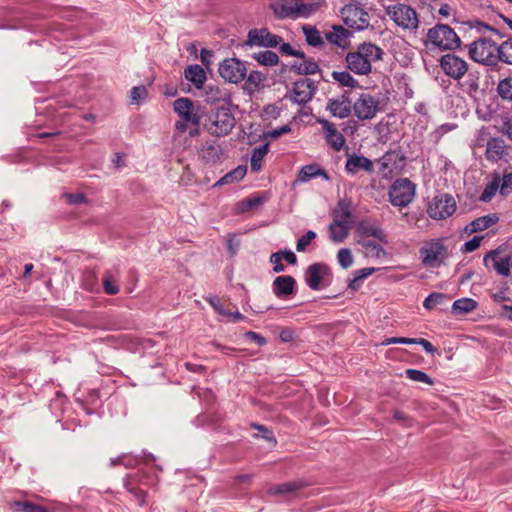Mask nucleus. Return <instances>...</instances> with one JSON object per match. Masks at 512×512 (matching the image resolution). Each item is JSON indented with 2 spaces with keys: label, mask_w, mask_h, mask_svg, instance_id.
Listing matches in <instances>:
<instances>
[{
  "label": "nucleus",
  "mask_w": 512,
  "mask_h": 512,
  "mask_svg": "<svg viewBox=\"0 0 512 512\" xmlns=\"http://www.w3.org/2000/svg\"><path fill=\"white\" fill-rule=\"evenodd\" d=\"M103 287L108 295H115L119 292V286L109 272L105 273L103 277Z\"/></svg>",
  "instance_id": "de8ad7c7"
},
{
  "label": "nucleus",
  "mask_w": 512,
  "mask_h": 512,
  "mask_svg": "<svg viewBox=\"0 0 512 512\" xmlns=\"http://www.w3.org/2000/svg\"><path fill=\"white\" fill-rule=\"evenodd\" d=\"M341 17L344 24L353 30L361 31L370 25L368 13L354 4L345 5L341 9Z\"/></svg>",
  "instance_id": "9d476101"
},
{
  "label": "nucleus",
  "mask_w": 512,
  "mask_h": 512,
  "mask_svg": "<svg viewBox=\"0 0 512 512\" xmlns=\"http://www.w3.org/2000/svg\"><path fill=\"white\" fill-rule=\"evenodd\" d=\"M333 222L351 227L352 214L350 205L345 201H339L333 211Z\"/></svg>",
  "instance_id": "c85d7f7f"
},
{
  "label": "nucleus",
  "mask_w": 512,
  "mask_h": 512,
  "mask_svg": "<svg viewBox=\"0 0 512 512\" xmlns=\"http://www.w3.org/2000/svg\"><path fill=\"white\" fill-rule=\"evenodd\" d=\"M440 68L449 77L459 81L468 71L467 62L459 56L448 53L443 55L439 61Z\"/></svg>",
  "instance_id": "ddd939ff"
},
{
  "label": "nucleus",
  "mask_w": 512,
  "mask_h": 512,
  "mask_svg": "<svg viewBox=\"0 0 512 512\" xmlns=\"http://www.w3.org/2000/svg\"><path fill=\"white\" fill-rule=\"evenodd\" d=\"M422 264L429 268L440 267L448 257L444 239L438 238L426 242L419 250Z\"/></svg>",
  "instance_id": "423d86ee"
},
{
  "label": "nucleus",
  "mask_w": 512,
  "mask_h": 512,
  "mask_svg": "<svg viewBox=\"0 0 512 512\" xmlns=\"http://www.w3.org/2000/svg\"><path fill=\"white\" fill-rule=\"evenodd\" d=\"M345 170L348 174H356L359 170L371 173L374 170V165L369 158L353 153L347 156Z\"/></svg>",
  "instance_id": "aec40b11"
},
{
  "label": "nucleus",
  "mask_w": 512,
  "mask_h": 512,
  "mask_svg": "<svg viewBox=\"0 0 512 512\" xmlns=\"http://www.w3.org/2000/svg\"><path fill=\"white\" fill-rule=\"evenodd\" d=\"M415 344L421 345L427 353L433 354L436 351L435 347L426 339H423V338L416 339Z\"/></svg>",
  "instance_id": "338daca9"
},
{
  "label": "nucleus",
  "mask_w": 512,
  "mask_h": 512,
  "mask_svg": "<svg viewBox=\"0 0 512 512\" xmlns=\"http://www.w3.org/2000/svg\"><path fill=\"white\" fill-rule=\"evenodd\" d=\"M460 38L456 32L446 24H437L427 32L426 46H433L440 50H455L460 46Z\"/></svg>",
  "instance_id": "39448f33"
},
{
  "label": "nucleus",
  "mask_w": 512,
  "mask_h": 512,
  "mask_svg": "<svg viewBox=\"0 0 512 512\" xmlns=\"http://www.w3.org/2000/svg\"><path fill=\"white\" fill-rule=\"evenodd\" d=\"M12 512H48L46 508L28 501H13L9 503Z\"/></svg>",
  "instance_id": "f704fd0d"
},
{
  "label": "nucleus",
  "mask_w": 512,
  "mask_h": 512,
  "mask_svg": "<svg viewBox=\"0 0 512 512\" xmlns=\"http://www.w3.org/2000/svg\"><path fill=\"white\" fill-rule=\"evenodd\" d=\"M337 259L339 265L344 269L351 267L354 262L352 252L348 248L340 249L337 253Z\"/></svg>",
  "instance_id": "49530a36"
},
{
  "label": "nucleus",
  "mask_w": 512,
  "mask_h": 512,
  "mask_svg": "<svg viewBox=\"0 0 512 512\" xmlns=\"http://www.w3.org/2000/svg\"><path fill=\"white\" fill-rule=\"evenodd\" d=\"M298 489V485L294 482L283 483L269 489L270 494H287Z\"/></svg>",
  "instance_id": "8fccbe9b"
},
{
  "label": "nucleus",
  "mask_w": 512,
  "mask_h": 512,
  "mask_svg": "<svg viewBox=\"0 0 512 512\" xmlns=\"http://www.w3.org/2000/svg\"><path fill=\"white\" fill-rule=\"evenodd\" d=\"M320 7L319 2L304 3L302 0H277L271 4V9L278 19L307 18Z\"/></svg>",
  "instance_id": "f03ea898"
},
{
  "label": "nucleus",
  "mask_w": 512,
  "mask_h": 512,
  "mask_svg": "<svg viewBox=\"0 0 512 512\" xmlns=\"http://www.w3.org/2000/svg\"><path fill=\"white\" fill-rule=\"evenodd\" d=\"M385 12L399 28L415 32L419 28V16L416 10L403 3L385 6Z\"/></svg>",
  "instance_id": "20e7f679"
},
{
  "label": "nucleus",
  "mask_w": 512,
  "mask_h": 512,
  "mask_svg": "<svg viewBox=\"0 0 512 512\" xmlns=\"http://www.w3.org/2000/svg\"><path fill=\"white\" fill-rule=\"evenodd\" d=\"M349 36L350 32L342 26H333V30L325 34L329 43L343 49L347 48L349 45Z\"/></svg>",
  "instance_id": "a878e982"
},
{
  "label": "nucleus",
  "mask_w": 512,
  "mask_h": 512,
  "mask_svg": "<svg viewBox=\"0 0 512 512\" xmlns=\"http://www.w3.org/2000/svg\"><path fill=\"white\" fill-rule=\"evenodd\" d=\"M218 72L223 79L230 83H239L247 75L244 63L236 58L223 60L219 65Z\"/></svg>",
  "instance_id": "4468645a"
},
{
  "label": "nucleus",
  "mask_w": 512,
  "mask_h": 512,
  "mask_svg": "<svg viewBox=\"0 0 512 512\" xmlns=\"http://www.w3.org/2000/svg\"><path fill=\"white\" fill-rule=\"evenodd\" d=\"M499 61L512 65V37L500 44Z\"/></svg>",
  "instance_id": "79ce46f5"
},
{
  "label": "nucleus",
  "mask_w": 512,
  "mask_h": 512,
  "mask_svg": "<svg viewBox=\"0 0 512 512\" xmlns=\"http://www.w3.org/2000/svg\"><path fill=\"white\" fill-rule=\"evenodd\" d=\"M266 201L263 196L248 197L237 204V212L245 213L254 208L261 206Z\"/></svg>",
  "instance_id": "58836bf2"
},
{
  "label": "nucleus",
  "mask_w": 512,
  "mask_h": 512,
  "mask_svg": "<svg viewBox=\"0 0 512 512\" xmlns=\"http://www.w3.org/2000/svg\"><path fill=\"white\" fill-rule=\"evenodd\" d=\"M317 123L321 125L325 140L328 145H330L337 152L341 151L346 144V140L343 134L338 131L336 125L324 118H318Z\"/></svg>",
  "instance_id": "f3484780"
},
{
  "label": "nucleus",
  "mask_w": 512,
  "mask_h": 512,
  "mask_svg": "<svg viewBox=\"0 0 512 512\" xmlns=\"http://www.w3.org/2000/svg\"><path fill=\"white\" fill-rule=\"evenodd\" d=\"M316 90L314 82L308 78H302L296 81L291 90V100L298 104L309 102Z\"/></svg>",
  "instance_id": "a211bd4d"
},
{
  "label": "nucleus",
  "mask_w": 512,
  "mask_h": 512,
  "mask_svg": "<svg viewBox=\"0 0 512 512\" xmlns=\"http://www.w3.org/2000/svg\"><path fill=\"white\" fill-rule=\"evenodd\" d=\"M356 234L357 239L362 237L366 239H369V237H374L383 244L388 243L385 232L380 227L370 224L368 222L359 223V225L357 226Z\"/></svg>",
  "instance_id": "4be33fe9"
},
{
  "label": "nucleus",
  "mask_w": 512,
  "mask_h": 512,
  "mask_svg": "<svg viewBox=\"0 0 512 512\" xmlns=\"http://www.w3.org/2000/svg\"><path fill=\"white\" fill-rule=\"evenodd\" d=\"M506 154V144L503 139L491 138L486 145V158L489 161L497 162Z\"/></svg>",
  "instance_id": "b1692460"
},
{
  "label": "nucleus",
  "mask_w": 512,
  "mask_h": 512,
  "mask_svg": "<svg viewBox=\"0 0 512 512\" xmlns=\"http://www.w3.org/2000/svg\"><path fill=\"white\" fill-rule=\"evenodd\" d=\"M247 168L245 166H238L234 170L225 174L214 186H222L233 182H238L246 175Z\"/></svg>",
  "instance_id": "72a5a7b5"
},
{
  "label": "nucleus",
  "mask_w": 512,
  "mask_h": 512,
  "mask_svg": "<svg viewBox=\"0 0 512 512\" xmlns=\"http://www.w3.org/2000/svg\"><path fill=\"white\" fill-rule=\"evenodd\" d=\"M64 197L69 204H82L86 202V197L84 194H65Z\"/></svg>",
  "instance_id": "e2e57ef3"
},
{
  "label": "nucleus",
  "mask_w": 512,
  "mask_h": 512,
  "mask_svg": "<svg viewBox=\"0 0 512 512\" xmlns=\"http://www.w3.org/2000/svg\"><path fill=\"white\" fill-rule=\"evenodd\" d=\"M265 75L259 71H252L247 78V81L254 86H259L264 80Z\"/></svg>",
  "instance_id": "052dcab7"
},
{
  "label": "nucleus",
  "mask_w": 512,
  "mask_h": 512,
  "mask_svg": "<svg viewBox=\"0 0 512 512\" xmlns=\"http://www.w3.org/2000/svg\"><path fill=\"white\" fill-rule=\"evenodd\" d=\"M230 100L229 94L220 89L217 86H209L206 89V101L211 104H216L220 102H228Z\"/></svg>",
  "instance_id": "473e14b6"
},
{
  "label": "nucleus",
  "mask_w": 512,
  "mask_h": 512,
  "mask_svg": "<svg viewBox=\"0 0 512 512\" xmlns=\"http://www.w3.org/2000/svg\"><path fill=\"white\" fill-rule=\"evenodd\" d=\"M350 228L349 225L332 222L329 226L330 239L336 243L342 242L348 236Z\"/></svg>",
  "instance_id": "e433bc0d"
},
{
  "label": "nucleus",
  "mask_w": 512,
  "mask_h": 512,
  "mask_svg": "<svg viewBox=\"0 0 512 512\" xmlns=\"http://www.w3.org/2000/svg\"><path fill=\"white\" fill-rule=\"evenodd\" d=\"M173 108L185 122L199 126L203 117V110L200 106L194 105L190 98L182 97L175 100Z\"/></svg>",
  "instance_id": "f8f14e48"
},
{
  "label": "nucleus",
  "mask_w": 512,
  "mask_h": 512,
  "mask_svg": "<svg viewBox=\"0 0 512 512\" xmlns=\"http://www.w3.org/2000/svg\"><path fill=\"white\" fill-rule=\"evenodd\" d=\"M406 375L409 379L416 381V382H421V383H425L428 385L434 384V381L432 380V378L428 374H426L425 372H423L421 370L408 369V370H406Z\"/></svg>",
  "instance_id": "37998d69"
},
{
  "label": "nucleus",
  "mask_w": 512,
  "mask_h": 512,
  "mask_svg": "<svg viewBox=\"0 0 512 512\" xmlns=\"http://www.w3.org/2000/svg\"><path fill=\"white\" fill-rule=\"evenodd\" d=\"M470 58L480 64L495 65L500 59V45L491 39L479 38L468 46Z\"/></svg>",
  "instance_id": "7ed1b4c3"
},
{
  "label": "nucleus",
  "mask_w": 512,
  "mask_h": 512,
  "mask_svg": "<svg viewBox=\"0 0 512 512\" xmlns=\"http://www.w3.org/2000/svg\"><path fill=\"white\" fill-rule=\"evenodd\" d=\"M352 109L360 121L371 120L381 110L380 100L369 93H362L355 100Z\"/></svg>",
  "instance_id": "1a4fd4ad"
},
{
  "label": "nucleus",
  "mask_w": 512,
  "mask_h": 512,
  "mask_svg": "<svg viewBox=\"0 0 512 512\" xmlns=\"http://www.w3.org/2000/svg\"><path fill=\"white\" fill-rule=\"evenodd\" d=\"M499 182L500 194L506 196L512 189V173L505 174Z\"/></svg>",
  "instance_id": "864d4df0"
},
{
  "label": "nucleus",
  "mask_w": 512,
  "mask_h": 512,
  "mask_svg": "<svg viewBox=\"0 0 512 512\" xmlns=\"http://www.w3.org/2000/svg\"><path fill=\"white\" fill-rule=\"evenodd\" d=\"M201 155L207 161H215L219 158L220 149L212 143H206L201 148Z\"/></svg>",
  "instance_id": "c03bdc74"
},
{
  "label": "nucleus",
  "mask_w": 512,
  "mask_h": 512,
  "mask_svg": "<svg viewBox=\"0 0 512 512\" xmlns=\"http://www.w3.org/2000/svg\"><path fill=\"white\" fill-rule=\"evenodd\" d=\"M357 243L363 248L366 257L382 259L386 256L384 248L370 239L362 237L357 239Z\"/></svg>",
  "instance_id": "bb28decb"
},
{
  "label": "nucleus",
  "mask_w": 512,
  "mask_h": 512,
  "mask_svg": "<svg viewBox=\"0 0 512 512\" xmlns=\"http://www.w3.org/2000/svg\"><path fill=\"white\" fill-rule=\"evenodd\" d=\"M502 132L512 140V118L507 119L503 123Z\"/></svg>",
  "instance_id": "774afa93"
},
{
  "label": "nucleus",
  "mask_w": 512,
  "mask_h": 512,
  "mask_svg": "<svg viewBox=\"0 0 512 512\" xmlns=\"http://www.w3.org/2000/svg\"><path fill=\"white\" fill-rule=\"evenodd\" d=\"M147 96V89L145 86H135L131 89L130 92V100L131 103H139L141 100L145 99Z\"/></svg>",
  "instance_id": "3c124183"
},
{
  "label": "nucleus",
  "mask_w": 512,
  "mask_h": 512,
  "mask_svg": "<svg viewBox=\"0 0 512 512\" xmlns=\"http://www.w3.org/2000/svg\"><path fill=\"white\" fill-rule=\"evenodd\" d=\"M316 177H322L326 181L330 180V176L318 164H309L301 167L297 174L296 181L300 183H305Z\"/></svg>",
  "instance_id": "5701e85b"
},
{
  "label": "nucleus",
  "mask_w": 512,
  "mask_h": 512,
  "mask_svg": "<svg viewBox=\"0 0 512 512\" xmlns=\"http://www.w3.org/2000/svg\"><path fill=\"white\" fill-rule=\"evenodd\" d=\"M498 221V217L496 215H485L482 217H479L472 222H470L465 227V232L468 234L475 233L478 231L485 230L495 224Z\"/></svg>",
  "instance_id": "cd10ccee"
},
{
  "label": "nucleus",
  "mask_w": 512,
  "mask_h": 512,
  "mask_svg": "<svg viewBox=\"0 0 512 512\" xmlns=\"http://www.w3.org/2000/svg\"><path fill=\"white\" fill-rule=\"evenodd\" d=\"M332 77L341 86L355 88L358 86V81L347 71H333Z\"/></svg>",
  "instance_id": "a19ab883"
},
{
  "label": "nucleus",
  "mask_w": 512,
  "mask_h": 512,
  "mask_svg": "<svg viewBox=\"0 0 512 512\" xmlns=\"http://www.w3.org/2000/svg\"><path fill=\"white\" fill-rule=\"evenodd\" d=\"M497 91L501 98L512 100V77L501 80L498 84Z\"/></svg>",
  "instance_id": "a18cd8bd"
},
{
  "label": "nucleus",
  "mask_w": 512,
  "mask_h": 512,
  "mask_svg": "<svg viewBox=\"0 0 512 512\" xmlns=\"http://www.w3.org/2000/svg\"><path fill=\"white\" fill-rule=\"evenodd\" d=\"M282 42V38L272 34L268 29H252L248 32L245 45L257 47H277Z\"/></svg>",
  "instance_id": "2eb2a0df"
},
{
  "label": "nucleus",
  "mask_w": 512,
  "mask_h": 512,
  "mask_svg": "<svg viewBox=\"0 0 512 512\" xmlns=\"http://www.w3.org/2000/svg\"><path fill=\"white\" fill-rule=\"evenodd\" d=\"M379 173L382 178L390 180L399 174L404 163V157L399 153L391 151L387 152L379 160Z\"/></svg>",
  "instance_id": "dca6fc26"
},
{
  "label": "nucleus",
  "mask_w": 512,
  "mask_h": 512,
  "mask_svg": "<svg viewBox=\"0 0 512 512\" xmlns=\"http://www.w3.org/2000/svg\"><path fill=\"white\" fill-rule=\"evenodd\" d=\"M445 299H446V296L442 293H431L424 300L423 306L428 310H432L437 305L442 304Z\"/></svg>",
  "instance_id": "09e8293b"
},
{
  "label": "nucleus",
  "mask_w": 512,
  "mask_h": 512,
  "mask_svg": "<svg viewBox=\"0 0 512 512\" xmlns=\"http://www.w3.org/2000/svg\"><path fill=\"white\" fill-rule=\"evenodd\" d=\"M477 307V302L472 298H461L454 301L452 305V312L455 314H466Z\"/></svg>",
  "instance_id": "c9c22d12"
},
{
  "label": "nucleus",
  "mask_w": 512,
  "mask_h": 512,
  "mask_svg": "<svg viewBox=\"0 0 512 512\" xmlns=\"http://www.w3.org/2000/svg\"><path fill=\"white\" fill-rule=\"evenodd\" d=\"M302 31L304 33L306 42L311 46H320L324 43L322 36L318 29L311 25H303Z\"/></svg>",
  "instance_id": "4c0bfd02"
},
{
  "label": "nucleus",
  "mask_w": 512,
  "mask_h": 512,
  "mask_svg": "<svg viewBox=\"0 0 512 512\" xmlns=\"http://www.w3.org/2000/svg\"><path fill=\"white\" fill-rule=\"evenodd\" d=\"M330 274L329 268L321 263L308 266L305 273V281L312 290H319L321 281Z\"/></svg>",
  "instance_id": "6ab92c4d"
},
{
  "label": "nucleus",
  "mask_w": 512,
  "mask_h": 512,
  "mask_svg": "<svg viewBox=\"0 0 512 512\" xmlns=\"http://www.w3.org/2000/svg\"><path fill=\"white\" fill-rule=\"evenodd\" d=\"M510 269L511 268V259L507 258H501L497 263L494 265V270L497 271L502 276H509L510 275Z\"/></svg>",
  "instance_id": "5fc2aeb1"
},
{
  "label": "nucleus",
  "mask_w": 512,
  "mask_h": 512,
  "mask_svg": "<svg viewBox=\"0 0 512 512\" xmlns=\"http://www.w3.org/2000/svg\"><path fill=\"white\" fill-rule=\"evenodd\" d=\"M393 417L396 421L402 422L407 427H411L413 425V420L402 411L396 410Z\"/></svg>",
  "instance_id": "680f3d73"
},
{
  "label": "nucleus",
  "mask_w": 512,
  "mask_h": 512,
  "mask_svg": "<svg viewBox=\"0 0 512 512\" xmlns=\"http://www.w3.org/2000/svg\"><path fill=\"white\" fill-rule=\"evenodd\" d=\"M269 152V143H265L256 147L251 155L250 166L251 170L258 172L261 169L262 161Z\"/></svg>",
  "instance_id": "2f4dec72"
},
{
  "label": "nucleus",
  "mask_w": 512,
  "mask_h": 512,
  "mask_svg": "<svg viewBox=\"0 0 512 512\" xmlns=\"http://www.w3.org/2000/svg\"><path fill=\"white\" fill-rule=\"evenodd\" d=\"M185 78L196 88H201L206 80V74L200 65H190L184 71Z\"/></svg>",
  "instance_id": "c756f323"
},
{
  "label": "nucleus",
  "mask_w": 512,
  "mask_h": 512,
  "mask_svg": "<svg viewBox=\"0 0 512 512\" xmlns=\"http://www.w3.org/2000/svg\"><path fill=\"white\" fill-rule=\"evenodd\" d=\"M316 237V233L313 231H308L301 238L298 239L296 244L297 251H304L305 248L309 245V243Z\"/></svg>",
  "instance_id": "6e6d98bb"
},
{
  "label": "nucleus",
  "mask_w": 512,
  "mask_h": 512,
  "mask_svg": "<svg viewBox=\"0 0 512 512\" xmlns=\"http://www.w3.org/2000/svg\"><path fill=\"white\" fill-rule=\"evenodd\" d=\"M456 210V202L451 195L441 194L435 196L427 207L428 215L435 220H443L451 216Z\"/></svg>",
  "instance_id": "9b49d317"
},
{
  "label": "nucleus",
  "mask_w": 512,
  "mask_h": 512,
  "mask_svg": "<svg viewBox=\"0 0 512 512\" xmlns=\"http://www.w3.org/2000/svg\"><path fill=\"white\" fill-rule=\"evenodd\" d=\"M326 109L332 114V116L344 119L350 115L352 106L350 100L346 96H340L329 99Z\"/></svg>",
  "instance_id": "412c9836"
},
{
  "label": "nucleus",
  "mask_w": 512,
  "mask_h": 512,
  "mask_svg": "<svg viewBox=\"0 0 512 512\" xmlns=\"http://www.w3.org/2000/svg\"><path fill=\"white\" fill-rule=\"evenodd\" d=\"M383 50L372 43H362L353 52L347 53L345 61L347 68L357 75H368L372 63L382 59Z\"/></svg>",
  "instance_id": "f257e3e1"
},
{
  "label": "nucleus",
  "mask_w": 512,
  "mask_h": 512,
  "mask_svg": "<svg viewBox=\"0 0 512 512\" xmlns=\"http://www.w3.org/2000/svg\"><path fill=\"white\" fill-rule=\"evenodd\" d=\"M235 126V118L228 108H220L214 113H211L206 125L210 134L216 136H225Z\"/></svg>",
  "instance_id": "6e6552de"
},
{
  "label": "nucleus",
  "mask_w": 512,
  "mask_h": 512,
  "mask_svg": "<svg viewBox=\"0 0 512 512\" xmlns=\"http://www.w3.org/2000/svg\"><path fill=\"white\" fill-rule=\"evenodd\" d=\"M482 239V236H474L471 240L464 243L461 251L463 253H470L475 251L480 246Z\"/></svg>",
  "instance_id": "4d7b16f0"
},
{
  "label": "nucleus",
  "mask_w": 512,
  "mask_h": 512,
  "mask_svg": "<svg viewBox=\"0 0 512 512\" xmlns=\"http://www.w3.org/2000/svg\"><path fill=\"white\" fill-rule=\"evenodd\" d=\"M501 259L499 252L496 250L490 251L483 259L484 264L487 268L494 269L495 263Z\"/></svg>",
  "instance_id": "bf43d9fd"
},
{
  "label": "nucleus",
  "mask_w": 512,
  "mask_h": 512,
  "mask_svg": "<svg viewBox=\"0 0 512 512\" xmlns=\"http://www.w3.org/2000/svg\"><path fill=\"white\" fill-rule=\"evenodd\" d=\"M499 189V182L497 180H494L489 185H487L482 192L480 199L484 202H488L492 199V197L496 194L497 190Z\"/></svg>",
  "instance_id": "603ef678"
},
{
  "label": "nucleus",
  "mask_w": 512,
  "mask_h": 512,
  "mask_svg": "<svg viewBox=\"0 0 512 512\" xmlns=\"http://www.w3.org/2000/svg\"><path fill=\"white\" fill-rule=\"evenodd\" d=\"M416 185L407 178L396 180L389 189V201L395 207H407L415 198Z\"/></svg>",
  "instance_id": "0eeeda50"
},
{
  "label": "nucleus",
  "mask_w": 512,
  "mask_h": 512,
  "mask_svg": "<svg viewBox=\"0 0 512 512\" xmlns=\"http://www.w3.org/2000/svg\"><path fill=\"white\" fill-rule=\"evenodd\" d=\"M244 336L246 339L254 341L260 346H262L266 343V339L264 337H262L260 334L253 332V331L246 332Z\"/></svg>",
  "instance_id": "0e129e2a"
},
{
  "label": "nucleus",
  "mask_w": 512,
  "mask_h": 512,
  "mask_svg": "<svg viewBox=\"0 0 512 512\" xmlns=\"http://www.w3.org/2000/svg\"><path fill=\"white\" fill-rule=\"evenodd\" d=\"M295 279L292 276H278L273 281V292L279 298L291 295L294 291Z\"/></svg>",
  "instance_id": "393cba45"
},
{
  "label": "nucleus",
  "mask_w": 512,
  "mask_h": 512,
  "mask_svg": "<svg viewBox=\"0 0 512 512\" xmlns=\"http://www.w3.org/2000/svg\"><path fill=\"white\" fill-rule=\"evenodd\" d=\"M270 262L274 265L273 271L275 273H280L285 270V267L282 264V251L273 253L270 256Z\"/></svg>",
  "instance_id": "13d9d810"
},
{
  "label": "nucleus",
  "mask_w": 512,
  "mask_h": 512,
  "mask_svg": "<svg viewBox=\"0 0 512 512\" xmlns=\"http://www.w3.org/2000/svg\"><path fill=\"white\" fill-rule=\"evenodd\" d=\"M291 70L298 75H313L320 69L315 61L306 58L302 62H294L291 65Z\"/></svg>",
  "instance_id": "7c9ffc66"
},
{
  "label": "nucleus",
  "mask_w": 512,
  "mask_h": 512,
  "mask_svg": "<svg viewBox=\"0 0 512 512\" xmlns=\"http://www.w3.org/2000/svg\"><path fill=\"white\" fill-rule=\"evenodd\" d=\"M291 131V128L289 125H284L280 128L274 129L268 133V135L272 138H278L283 134L289 133Z\"/></svg>",
  "instance_id": "69168bd1"
},
{
  "label": "nucleus",
  "mask_w": 512,
  "mask_h": 512,
  "mask_svg": "<svg viewBox=\"0 0 512 512\" xmlns=\"http://www.w3.org/2000/svg\"><path fill=\"white\" fill-rule=\"evenodd\" d=\"M253 58L261 65L275 66L278 64V55L270 50L261 51L253 54Z\"/></svg>",
  "instance_id": "ea45409f"
}]
</instances>
